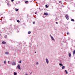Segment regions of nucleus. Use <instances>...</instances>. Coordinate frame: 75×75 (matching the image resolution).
I'll list each match as a JSON object with an SVG mask.
<instances>
[{
	"instance_id": "1",
	"label": "nucleus",
	"mask_w": 75,
	"mask_h": 75,
	"mask_svg": "<svg viewBox=\"0 0 75 75\" xmlns=\"http://www.w3.org/2000/svg\"><path fill=\"white\" fill-rule=\"evenodd\" d=\"M16 69H20L21 67H20V64H18V66L16 67Z\"/></svg>"
},
{
	"instance_id": "2",
	"label": "nucleus",
	"mask_w": 75,
	"mask_h": 75,
	"mask_svg": "<svg viewBox=\"0 0 75 75\" xmlns=\"http://www.w3.org/2000/svg\"><path fill=\"white\" fill-rule=\"evenodd\" d=\"M45 61L47 64H49V60H48V59L47 58H46L45 59Z\"/></svg>"
},
{
	"instance_id": "3",
	"label": "nucleus",
	"mask_w": 75,
	"mask_h": 75,
	"mask_svg": "<svg viewBox=\"0 0 75 75\" xmlns=\"http://www.w3.org/2000/svg\"><path fill=\"white\" fill-rule=\"evenodd\" d=\"M11 64L12 65H16V62H13Z\"/></svg>"
},
{
	"instance_id": "4",
	"label": "nucleus",
	"mask_w": 75,
	"mask_h": 75,
	"mask_svg": "<svg viewBox=\"0 0 75 75\" xmlns=\"http://www.w3.org/2000/svg\"><path fill=\"white\" fill-rule=\"evenodd\" d=\"M65 17L67 20L69 19V16H68V15H66Z\"/></svg>"
},
{
	"instance_id": "5",
	"label": "nucleus",
	"mask_w": 75,
	"mask_h": 75,
	"mask_svg": "<svg viewBox=\"0 0 75 75\" xmlns=\"http://www.w3.org/2000/svg\"><path fill=\"white\" fill-rule=\"evenodd\" d=\"M44 14L45 16H48V14L47 13H44Z\"/></svg>"
},
{
	"instance_id": "6",
	"label": "nucleus",
	"mask_w": 75,
	"mask_h": 75,
	"mask_svg": "<svg viewBox=\"0 0 75 75\" xmlns=\"http://www.w3.org/2000/svg\"><path fill=\"white\" fill-rule=\"evenodd\" d=\"M51 37V38H52V40H53L54 41V38H53L52 37V36H51V35H50Z\"/></svg>"
},
{
	"instance_id": "7",
	"label": "nucleus",
	"mask_w": 75,
	"mask_h": 75,
	"mask_svg": "<svg viewBox=\"0 0 75 75\" xmlns=\"http://www.w3.org/2000/svg\"><path fill=\"white\" fill-rule=\"evenodd\" d=\"M9 53H8V52H5V54L6 55H8Z\"/></svg>"
},
{
	"instance_id": "8",
	"label": "nucleus",
	"mask_w": 75,
	"mask_h": 75,
	"mask_svg": "<svg viewBox=\"0 0 75 75\" xmlns=\"http://www.w3.org/2000/svg\"><path fill=\"white\" fill-rule=\"evenodd\" d=\"M6 42L4 41H3L2 42V44H6Z\"/></svg>"
},
{
	"instance_id": "9",
	"label": "nucleus",
	"mask_w": 75,
	"mask_h": 75,
	"mask_svg": "<svg viewBox=\"0 0 75 75\" xmlns=\"http://www.w3.org/2000/svg\"><path fill=\"white\" fill-rule=\"evenodd\" d=\"M17 75V72H14V75Z\"/></svg>"
},
{
	"instance_id": "10",
	"label": "nucleus",
	"mask_w": 75,
	"mask_h": 75,
	"mask_svg": "<svg viewBox=\"0 0 75 75\" xmlns=\"http://www.w3.org/2000/svg\"><path fill=\"white\" fill-rule=\"evenodd\" d=\"M59 65H60V66H62V67L63 66V64H62L61 63H60L59 64Z\"/></svg>"
},
{
	"instance_id": "11",
	"label": "nucleus",
	"mask_w": 75,
	"mask_h": 75,
	"mask_svg": "<svg viewBox=\"0 0 75 75\" xmlns=\"http://www.w3.org/2000/svg\"><path fill=\"white\" fill-rule=\"evenodd\" d=\"M69 57H71V53H69Z\"/></svg>"
},
{
	"instance_id": "12",
	"label": "nucleus",
	"mask_w": 75,
	"mask_h": 75,
	"mask_svg": "<svg viewBox=\"0 0 75 75\" xmlns=\"http://www.w3.org/2000/svg\"><path fill=\"white\" fill-rule=\"evenodd\" d=\"M62 69H64L65 68V66H64L62 67Z\"/></svg>"
},
{
	"instance_id": "13",
	"label": "nucleus",
	"mask_w": 75,
	"mask_h": 75,
	"mask_svg": "<svg viewBox=\"0 0 75 75\" xmlns=\"http://www.w3.org/2000/svg\"><path fill=\"white\" fill-rule=\"evenodd\" d=\"M65 72L66 74H68V72L67 71V70H65Z\"/></svg>"
},
{
	"instance_id": "14",
	"label": "nucleus",
	"mask_w": 75,
	"mask_h": 75,
	"mask_svg": "<svg viewBox=\"0 0 75 75\" xmlns=\"http://www.w3.org/2000/svg\"><path fill=\"white\" fill-rule=\"evenodd\" d=\"M28 34H31V31H30L28 32Z\"/></svg>"
},
{
	"instance_id": "15",
	"label": "nucleus",
	"mask_w": 75,
	"mask_h": 75,
	"mask_svg": "<svg viewBox=\"0 0 75 75\" xmlns=\"http://www.w3.org/2000/svg\"><path fill=\"white\" fill-rule=\"evenodd\" d=\"M4 64H6V60H5L4 61Z\"/></svg>"
},
{
	"instance_id": "16",
	"label": "nucleus",
	"mask_w": 75,
	"mask_h": 75,
	"mask_svg": "<svg viewBox=\"0 0 75 75\" xmlns=\"http://www.w3.org/2000/svg\"><path fill=\"white\" fill-rule=\"evenodd\" d=\"M75 54V50H74L73 51V55H74V54Z\"/></svg>"
},
{
	"instance_id": "17",
	"label": "nucleus",
	"mask_w": 75,
	"mask_h": 75,
	"mask_svg": "<svg viewBox=\"0 0 75 75\" xmlns=\"http://www.w3.org/2000/svg\"><path fill=\"white\" fill-rule=\"evenodd\" d=\"M45 7L46 8H48V5H45Z\"/></svg>"
},
{
	"instance_id": "18",
	"label": "nucleus",
	"mask_w": 75,
	"mask_h": 75,
	"mask_svg": "<svg viewBox=\"0 0 75 75\" xmlns=\"http://www.w3.org/2000/svg\"><path fill=\"white\" fill-rule=\"evenodd\" d=\"M15 10L16 11H18V9L17 8H16V9Z\"/></svg>"
},
{
	"instance_id": "19",
	"label": "nucleus",
	"mask_w": 75,
	"mask_h": 75,
	"mask_svg": "<svg viewBox=\"0 0 75 75\" xmlns=\"http://www.w3.org/2000/svg\"><path fill=\"white\" fill-rule=\"evenodd\" d=\"M71 21H74V19H72L71 20Z\"/></svg>"
},
{
	"instance_id": "20",
	"label": "nucleus",
	"mask_w": 75,
	"mask_h": 75,
	"mask_svg": "<svg viewBox=\"0 0 75 75\" xmlns=\"http://www.w3.org/2000/svg\"><path fill=\"white\" fill-rule=\"evenodd\" d=\"M36 65H38V62H36Z\"/></svg>"
},
{
	"instance_id": "21",
	"label": "nucleus",
	"mask_w": 75,
	"mask_h": 75,
	"mask_svg": "<svg viewBox=\"0 0 75 75\" xmlns=\"http://www.w3.org/2000/svg\"><path fill=\"white\" fill-rule=\"evenodd\" d=\"M17 22H18V23H20V21L19 20H17Z\"/></svg>"
},
{
	"instance_id": "22",
	"label": "nucleus",
	"mask_w": 75,
	"mask_h": 75,
	"mask_svg": "<svg viewBox=\"0 0 75 75\" xmlns=\"http://www.w3.org/2000/svg\"><path fill=\"white\" fill-rule=\"evenodd\" d=\"M7 5H8V6H9V5H10V4H9V3H7Z\"/></svg>"
},
{
	"instance_id": "23",
	"label": "nucleus",
	"mask_w": 75,
	"mask_h": 75,
	"mask_svg": "<svg viewBox=\"0 0 75 75\" xmlns=\"http://www.w3.org/2000/svg\"><path fill=\"white\" fill-rule=\"evenodd\" d=\"M19 63H20V64H21V61H19Z\"/></svg>"
},
{
	"instance_id": "24",
	"label": "nucleus",
	"mask_w": 75,
	"mask_h": 75,
	"mask_svg": "<svg viewBox=\"0 0 75 75\" xmlns=\"http://www.w3.org/2000/svg\"><path fill=\"white\" fill-rule=\"evenodd\" d=\"M35 14H37V12H35Z\"/></svg>"
},
{
	"instance_id": "25",
	"label": "nucleus",
	"mask_w": 75,
	"mask_h": 75,
	"mask_svg": "<svg viewBox=\"0 0 75 75\" xmlns=\"http://www.w3.org/2000/svg\"><path fill=\"white\" fill-rule=\"evenodd\" d=\"M5 38H7V35L5 36Z\"/></svg>"
},
{
	"instance_id": "26",
	"label": "nucleus",
	"mask_w": 75,
	"mask_h": 75,
	"mask_svg": "<svg viewBox=\"0 0 75 75\" xmlns=\"http://www.w3.org/2000/svg\"><path fill=\"white\" fill-rule=\"evenodd\" d=\"M28 1H25V3H28Z\"/></svg>"
},
{
	"instance_id": "27",
	"label": "nucleus",
	"mask_w": 75,
	"mask_h": 75,
	"mask_svg": "<svg viewBox=\"0 0 75 75\" xmlns=\"http://www.w3.org/2000/svg\"><path fill=\"white\" fill-rule=\"evenodd\" d=\"M35 22H33V24H35Z\"/></svg>"
},
{
	"instance_id": "28",
	"label": "nucleus",
	"mask_w": 75,
	"mask_h": 75,
	"mask_svg": "<svg viewBox=\"0 0 75 75\" xmlns=\"http://www.w3.org/2000/svg\"><path fill=\"white\" fill-rule=\"evenodd\" d=\"M69 34V33H68V32H67V35H68V34Z\"/></svg>"
},
{
	"instance_id": "29",
	"label": "nucleus",
	"mask_w": 75,
	"mask_h": 75,
	"mask_svg": "<svg viewBox=\"0 0 75 75\" xmlns=\"http://www.w3.org/2000/svg\"><path fill=\"white\" fill-rule=\"evenodd\" d=\"M11 1H14V0H11Z\"/></svg>"
},
{
	"instance_id": "30",
	"label": "nucleus",
	"mask_w": 75,
	"mask_h": 75,
	"mask_svg": "<svg viewBox=\"0 0 75 75\" xmlns=\"http://www.w3.org/2000/svg\"><path fill=\"white\" fill-rule=\"evenodd\" d=\"M8 63H9V62H10V61H8Z\"/></svg>"
},
{
	"instance_id": "31",
	"label": "nucleus",
	"mask_w": 75,
	"mask_h": 75,
	"mask_svg": "<svg viewBox=\"0 0 75 75\" xmlns=\"http://www.w3.org/2000/svg\"><path fill=\"white\" fill-rule=\"evenodd\" d=\"M25 75H28V74H25Z\"/></svg>"
},
{
	"instance_id": "32",
	"label": "nucleus",
	"mask_w": 75,
	"mask_h": 75,
	"mask_svg": "<svg viewBox=\"0 0 75 75\" xmlns=\"http://www.w3.org/2000/svg\"><path fill=\"white\" fill-rule=\"evenodd\" d=\"M56 24H58V22H56Z\"/></svg>"
},
{
	"instance_id": "33",
	"label": "nucleus",
	"mask_w": 75,
	"mask_h": 75,
	"mask_svg": "<svg viewBox=\"0 0 75 75\" xmlns=\"http://www.w3.org/2000/svg\"><path fill=\"white\" fill-rule=\"evenodd\" d=\"M59 3H61V1H59Z\"/></svg>"
},
{
	"instance_id": "34",
	"label": "nucleus",
	"mask_w": 75,
	"mask_h": 75,
	"mask_svg": "<svg viewBox=\"0 0 75 75\" xmlns=\"http://www.w3.org/2000/svg\"><path fill=\"white\" fill-rule=\"evenodd\" d=\"M35 53H36V52H35Z\"/></svg>"
},
{
	"instance_id": "35",
	"label": "nucleus",
	"mask_w": 75,
	"mask_h": 75,
	"mask_svg": "<svg viewBox=\"0 0 75 75\" xmlns=\"http://www.w3.org/2000/svg\"><path fill=\"white\" fill-rule=\"evenodd\" d=\"M1 35L0 34V36Z\"/></svg>"
}]
</instances>
